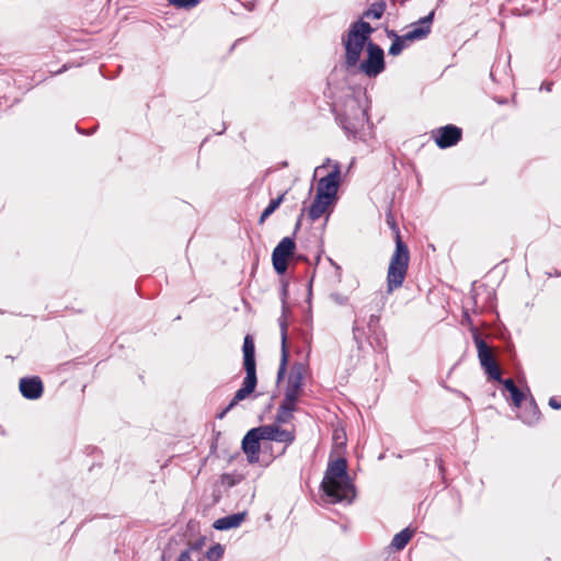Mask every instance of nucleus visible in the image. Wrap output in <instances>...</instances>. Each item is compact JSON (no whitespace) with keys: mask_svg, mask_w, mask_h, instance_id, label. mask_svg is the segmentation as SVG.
I'll use <instances>...</instances> for the list:
<instances>
[{"mask_svg":"<svg viewBox=\"0 0 561 561\" xmlns=\"http://www.w3.org/2000/svg\"><path fill=\"white\" fill-rule=\"evenodd\" d=\"M243 480L242 474L237 473H224L221 476V484L227 488H232L239 484Z\"/></svg>","mask_w":561,"mask_h":561,"instance_id":"25","label":"nucleus"},{"mask_svg":"<svg viewBox=\"0 0 561 561\" xmlns=\"http://www.w3.org/2000/svg\"><path fill=\"white\" fill-rule=\"evenodd\" d=\"M286 193L287 192L270 201L267 207L262 211L259 218V224H263L279 207L285 198Z\"/></svg>","mask_w":561,"mask_h":561,"instance_id":"22","label":"nucleus"},{"mask_svg":"<svg viewBox=\"0 0 561 561\" xmlns=\"http://www.w3.org/2000/svg\"><path fill=\"white\" fill-rule=\"evenodd\" d=\"M302 216H304V214L301 213L300 216L298 217V220L295 226L296 231L300 228Z\"/></svg>","mask_w":561,"mask_h":561,"instance_id":"37","label":"nucleus"},{"mask_svg":"<svg viewBox=\"0 0 561 561\" xmlns=\"http://www.w3.org/2000/svg\"><path fill=\"white\" fill-rule=\"evenodd\" d=\"M434 19V11L430 12L427 15L421 18L417 22L411 25V30L407 32L404 35L399 36L394 32H391L389 36H393L389 54L392 56H398L402 53L405 47V42H412L417 39L425 38L431 33V27Z\"/></svg>","mask_w":561,"mask_h":561,"instance_id":"5","label":"nucleus"},{"mask_svg":"<svg viewBox=\"0 0 561 561\" xmlns=\"http://www.w3.org/2000/svg\"><path fill=\"white\" fill-rule=\"evenodd\" d=\"M297 400L298 396L285 392L284 400L280 403L279 409L293 414L294 411H296Z\"/></svg>","mask_w":561,"mask_h":561,"instance_id":"24","label":"nucleus"},{"mask_svg":"<svg viewBox=\"0 0 561 561\" xmlns=\"http://www.w3.org/2000/svg\"><path fill=\"white\" fill-rule=\"evenodd\" d=\"M375 28L365 21L353 22L342 43L345 48L347 68L358 66L360 72L375 78L385 70L383 49L373 41L370 35Z\"/></svg>","mask_w":561,"mask_h":561,"instance_id":"1","label":"nucleus"},{"mask_svg":"<svg viewBox=\"0 0 561 561\" xmlns=\"http://www.w3.org/2000/svg\"><path fill=\"white\" fill-rule=\"evenodd\" d=\"M19 388L21 394L28 400L39 399L44 391L43 382L37 376L21 378Z\"/></svg>","mask_w":561,"mask_h":561,"instance_id":"13","label":"nucleus"},{"mask_svg":"<svg viewBox=\"0 0 561 561\" xmlns=\"http://www.w3.org/2000/svg\"><path fill=\"white\" fill-rule=\"evenodd\" d=\"M518 417L527 425L536 424L539 421L540 411L533 397H530V400L526 403Z\"/></svg>","mask_w":561,"mask_h":561,"instance_id":"19","label":"nucleus"},{"mask_svg":"<svg viewBox=\"0 0 561 561\" xmlns=\"http://www.w3.org/2000/svg\"><path fill=\"white\" fill-rule=\"evenodd\" d=\"M473 341L477 346L480 364L485 374L495 381H502L500 367L497 366L486 342L479 335L478 332L473 333Z\"/></svg>","mask_w":561,"mask_h":561,"instance_id":"6","label":"nucleus"},{"mask_svg":"<svg viewBox=\"0 0 561 561\" xmlns=\"http://www.w3.org/2000/svg\"><path fill=\"white\" fill-rule=\"evenodd\" d=\"M368 343L371 347L378 351L385 350L383 334L380 331H376V333H369Z\"/></svg>","mask_w":561,"mask_h":561,"instance_id":"26","label":"nucleus"},{"mask_svg":"<svg viewBox=\"0 0 561 561\" xmlns=\"http://www.w3.org/2000/svg\"><path fill=\"white\" fill-rule=\"evenodd\" d=\"M294 415L291 413H287L286 411L278 408L277 414H276V422L278 423H288L291 421Z\"/></svg>","mask_w":561,"mask_h":561,"instance_id":"31","label":"nucleus"},{"mask_svg":"<svg viewBox=\"0 0 561 561\" xmlns=\"http://www.w3.org/2000/svg\"><path fill=\"white\" fill-rule=\"evenodd\" d=\"M330 162H331V161H330V159H327L325 163H323L322 165L318 167V168L316 169V171H318V170H321V169L325 168L327 165H329V163H330Z\"/></svg>","mask_w":561,"mask_h":561,"instance_id":"38","label":"nucleus"},{"mask_svg":"<svg viewBox=\"0 0 561 561\" xmlns=\"http://www.w3.org/2000/svg\"><path fill=\"white\" fill-rule=\"evenodd\" d=\"M552 85L553 83L552 82H548V83H543L541 87H540V90H545L547 92H550L552 90Z\"/></svg>","mask_w":561,"mask_h":561,"instance_id":"36","label":"nucleus"},{"mask_svg":"<svg viewBox=\"0 0 561 561\" xmlns=\"http://www.w3.org/2000/svg\"><path fill=\"white\" fill-rule=\"evenodd\" d=\"M167 1L169 2V4H171L178 9H185V10L193 9L199 3V0H167Z\"/></svg>","mask_w":561,"mask_h":561,"instance_id":"27","label":"nucleus"},{"mask_svg":"<svg viewBox=\"0 0 561 561\" xmlns=\"http://www.w3.org/2000/svg\"><path fill=\"white\" fill-rule=\"evenodd\" d=\"M279 327H280V335H282L280 336L282 337V347H280L282 354H280V363H279V367H278V371H277V381L278 382L280 380H283L285 377L287 364H288V357H289L288 347H287V324L285 321L280 320Z\"/></svg>","mask_w":561,"mask_h":561,"instance_id":"15","label":"nucleus"},{"mask_svg":"<svg viewBox=\"0 0 561 561\" xmlns=\"http://www.w3.org/2000/svg\"><path fill=\"white\" fill-rule=\"evenodd\" d=\"M296 243L291 237H285L274 248L272 263L275 272L283 275L288 268V260L294 255Z\"/></svg>","mask_w":561,"mask_h":561,"instance_id":"7","label":"nucleus"},{"mask_svg":"<svg viewBox=\"0 0 561 561\" xmlns=\"http://www.w3.org/2000/svg\"><path fill=\"white\" fill-rule=\"evenodd\" d=\"M497 102H499V103H501V104H504V103H505V101H504V100H499Z\"/></svg>","mask_w":561,"mask_h":561,"instance_id":"41","label":"nucleus"},{"mask_svg":"<svg viewBox=\"0 0 561 561\" xmlns=\"http://www.w3.org/2000/svg\"><path fill=\"white\" fill-rule=\"evenodd\" d=\"M387 4L385 1H376L370 4V7L365 10L362 14V21L363 19H373V20H379L383 15L386 11Z\"/></svg>","mask_w":561,"mask_h":561,"instance_id":"20","label":"nucleus"},{"mask_svg":"<svg viewBox=\"0 0 561 561\" xmlns=\"http://www.w3.org/2000/svg\"><path fill=\"white\" fill-rule=\"evenodd\" d=\"M334 199L325 198L321 195L316 194V197L309 208L308 216L311 221L319 219L333 203Z\"/></svg>","mask_w":561,"mask_h":561,"instance_id":"18","label":"nucleus"},{"mask_svg":"<svg viewBox=\"0 0 561 561\" xmlns=\"http://www.w3.org/2000/svg\"><path fill=\"white\" fill-rule=\"evenodd\" d=\"M494 71H495V68H494V67H492L491 72H490V76H491V78H492L493 80H494Z\"/></svg>","mask_w":561,"mask_h":561,"instance_id":"40","label":"nucleus"},{"mask_svg":"<svg viewBox=\"0 0 561 561\" xmlns=\"http://www.w3.org/2000/svg\"><path fill=\"white\" fill-rule=\"evenodd\" d=\"M178 561H196V557L191 550H184L178 558Z\"/></svg>","mask_w":561,"mask_h":561,"instance_id":"32","label":"nucleus"},{"mask_svg":"<svg viewBox=\"0 0 561 561\" xmlns=\"http://www.w3.org/2000/svg\"><path fill=\"white\" fill-rule=\"evenodd\" d=\"M224 554V548L219 543H216L214 546H211L207 552H206V558L209 560V561H218L219 559H221Z\"/></svg>","mask_w":561,"mask_h":561,"instance_id":"28","label":"nucleus"},{"mask_svg":"<svg viewBox=\"0 0 561 561\" xmlns=\"http://www.w3.org/2000/svg\"><path fill=\"white\" fill-rule=\"evenodd\" d=\"M324 501L330 504L346 502L351 504L355 496V485L347 472V462L344 458H337L329 462L321 482Z\"/></svg>","mask_w":561,"mask_h":561,"instance_id":"2","label":"nucleus"},{"mask_svg":"<svg viewBox=\"0 0 561 561\" xmlns=\"http://www.w3.org/2000/svg\"><path fill=\"white\" fill-rule=\"evenodd\" d=\"M412 536L413 530H410L409 528L402 529L393 536L391 547L396 550H402L408 545Z\"/></svg>","mask_w":561,"mask_h":561,"instance_id":"21","label":"nucleus"},{"mask_svg":"<svg viewBox=\"0 0 561 561\" xmlns=\"http://www.w3.org/2000/svg\"><path fill=\"white\" fill-rule=\"evenodd\" d=\"M259 431L262 433L263 440L284 443L286 446L295 440L294 432L283 430L276 425H262L259 426Z\"/></svg>","mask_w":561,"mask_h":561,"instance_id":"12","label":"nucleus"},{"mask_svg":"<svg viewBox=\"0 0 561 561\" xmlns=\"http://www.w3.org/2000/svg\"><path fill=\"white\" fill-rule=\"evenodd\" d=\"M247 511L227 515L214 522L213 527L217 530H229L239 527L247 518Z\"/></svg>","mask_w":561,"mask_h":561,"instance_id":"16","label":"nucleus"},{"mask_svg":"<svg viewBox=\"0 0 561 561\" xmlns=\"http://www.w3.org/2000/svg\"><path fill=\"white\" fill-rule=\"evenodd\" d=\"M549 405L554 410L561 409V402L558 401L554 397H551L549 399Z\"/></svg>","mask_w":561,"mask_h":561,"instance_id":"34","label":"nucleus"},{"mask_svg":"<svg viewBox=\"0 0 561 561\" xmlns=\"http://www.w3.org/2000/svg\"><path fill=\"white\" fill-rule=\"evenodd\" d=\"M504 388L511 393L513 390H515V388H517V386L515 385L514 380L511 379V378H507V379H502V381H500Z\"/></svg>","mask_w":561,"mask_h":561,"instance_id":"33","label":"nucleus"},{"mask_svg":"<svg viewBox=\"0 0 561 561\" xmlns=\"http://www.w3.org/2000/svg\"><path fill=\"white\" fill-rule=\"evenodd\" d=\"M336 121L348 138L363 139V130L368 123V115L358 98L350 95L344 101V110L336 114Z\"/></svg>","mask_w":561,"mask_h":561,"instance_id":"3","label":"nucleus"},{"mask_svg":"<svg viewBox=\"0 0 561 561\" xmlns=\"http://www.w3.org/2000/svg\"><path fill=\"white\" fill-rule=\"evenodd\" d=\"M257 383L256 373L245 371V377L243 379L242 386L237 390L230 403L222 410L218 417L222 419L228 411H230L234 405H237L240 401L248 398L254 390Z\"/></svg>","mask_w":561,"mask_h":561,"instance_id":"9","label":"nucleus"},{"mask_svg":"<svg viewBox=\"0 0 561 561\" xmlns=\"http://www.w3.org/2000/svg\"><path fill=\"white\" fill-rule=\"evenodd\" d=\"M367 329L369 333H376L379 331V316L370 314L369 320L367 322Z\"/></svg>","mask_w":561,"mask_h":561,"instance_id":"30","label":"nucleus"},{"mask_svg":"<svg viewBox=\"0 0 561 561\" xmlns=\"http://www.w3.org/2000/svg\"><path fill=\"white\" fill-rule=\"evenodd\" d=\"M461 136V128L455 125H446L440 127L434 134L435 142L442 149L457 145L460 141Z\"/></svg>","mask_w":561,"mask_h":561,"instance_id":"10","label":"nucleus"},{"mask_svg":"<svg viewBox=\"0 0 561 561\" xmlns=\"http://www.w3.org/2000/svg\"><path fill=\"white\" fill-rule=\"evenodd\" d=\"M511 398H512L513 404L516 408H520L522 403H523V401L525 400L526 397H525L524 391H522L519 388H515V390H513L511 392Z\"/></svg>","mask_w":561,"mask_h":561,"instance_id":"29","label":"nucleus"},{"mask_svg":"<svg viewBox=\"0 0 561 561\" xmlns=\"http://www.w3.org/2000/svg\"><path fill=\"white\" fill-rule=\"evenodd\" d=\"M306 365L304 363H295L290 369L287 387L285 392L299 397L304 386V377L306 374Z\"/></svg>","mask_w":561,"mask_h":561,"instance_id":"14","label":"nucleus"},{"mask_svg":"<svg viewBox=\"0 0 561 561\" xmlns=\"http://www.w3.org/2000/svg\"><path fill=\"white\" fill-rule=\"evenodd\" d=\"M226 130V125L222 123L221 129L217 131L218 135L222 134Z\"/></svg>","mask_w":561,"mask_h":561,"instance_id":"39","label":"nucleus"},{"mask_svg":"<svg viewBox=\"0 0 561 561\" xmlns=\"http://www.w3.org/2000/svg\"><path fill=\"white\" fill-rule=\"evenodd\" d=\"M391 228L396 233V248L391 255L387 273V286L389 293L402 286L410 261V251L400 236L399 228L394 222L391 224Z\"/></svg>","mask_w":561,"mask_h":561,"instance_id":"4","label":"nucleus"},{"mask_svg":"<svg viewBox=\"0 0 561 561\" xmlns=\"http://www.w3.org/2000/svg\"><path fill=\"white\" fill-rule=\"evenodd\" d=\"M242 352L244 370L250 373H256L255 346L253 339L250 335H245L244 337Z\"/></svg>","mask_w":561,"mask_h":561,"instance_id":"17","label":"nucleus"},{"mask_svg":"<svg viewBox=\"0 0 561 561\" xmlns=\"http://www.w3.org/2000/svg\"><path fill=\"white\" fill-rule=\"evenodd\" d=\"M435 462H436V465L438 467V470H439L440 474L444 476L445 468H444V465H443V459L442 458H436Z\"/></svg>","mask_w":561,"mask_h":561,"instance_id":"35","label":"nucleus"},{"mask_svg":"<svg viewBox=\"0 0 561 561\" xmlns=\"http://www.w3.org/2000/svg\"><path fill=\"white\" fill-rule=\"evenodd\" d=\"M341 167L339 162L333 164V170L318 182L317 193L325 198L335 199L340 185Z\"/></svg>","mask_w":561,"mask_h":561,"instance_id":"8","label":"nucleus"},{"mask_svg":"<svg viewBox=\"0 0 561 561\" xmlns=\"http://www.w3.org/2000/svg\"><path fill=\"white\" fill-rule=\"evenodd\" d=\"M261 440H263V437L259 427L251 428L242 439V450L247 455L250 463L259 461Z\"/></svg>","mask_w":561,"mask_h":561,"instance_id":"11","label":"nucleus"},{"mask_svg":"<svg viewBox=\"0 0 561 561\" xmlns=\"http://www.w3.org/2000/svg\"><path fill=\"white\" fill-rule=\"evenodd\" d=\"M353 337L357 344V348L362 350L364 347V341H368V336H366V332L364 328L359 324V319H355L353 324Z\"/></svg>","mask_w":561,"mask_h":561,"instance_id":"23","label":"nucleus"}]
</instances>
